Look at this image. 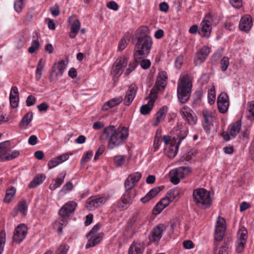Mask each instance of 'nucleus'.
Instances as JSON below:
<instances>
[{"label": "nucleus", "instance_id": "obj_1", "mask_svg": "<svg viewBox=\"0 0 254 254\" xmlns=\"http://www.w3.org/2000/svg\"><path fill=\"white\" fill-rule=\"evenodd\" d=\"M128 136V129L125 127L110 125L103 129L100 136V140L104 142L108 141V148L113 149L123 145Z\"/></svg>", "mask_w": 254, "mask_h": 254}, {"label": "nucleus", "instance_id": "obj_2", "mask_svg": "<svg viewBox=\"0 0 254 254\" xmlns=\"http://www.w3.org/2000/svg\"><path fill=\"white\" fill-rule=\"evenodd\" d=\"M135 38L137 42L135 44L134 57L146 58L150 53L152 47V41L151 37L142 29H138Z\"/></svg>", "mask_w": 254, "mask_h": 254}, {"label": "nucleus", "instance_id": "obj_3", "mask_svg": "<svg viewBox=\"0 0 254 254\" xmlns=\"http://www.w3.org/2000/svg\"><path fill=\"white\" fill-rule=\"evenodd\" d=\"M192 83L189 76L186 75L181 78L177 88V96L179 101L185 104L189 100L191 94Z\"/></svg>", "mask_w": 254, "mask_h": 254}, {"label": "nucleus", "instance_id": "obj_4", "mask_svg": "<svg viewBox=\"0 0 254 254\" xmlns=\"http://www.w3.org/2000/svg\"><path fill=\"white\" fill-rule=\"evenodd\" d=\"M193 199L195 204L202 205L205 208L209 207L211 204L209 192L203 188H197L193 191Z\"/></svg>", "mask_w": 254, "mask_h": 254}, {"label": "nucleus", "instance_id": "obj_5", "mask_svg": "<svg viewBox=\"0 0 254 254\" xmlns=\"http://www.w3.org/2000/svg\"><path fill=\"white\" fill-rule=\"evenodd\" d=\"M66 64V62L64 60H61L58 63H55L54 64L49 77L51 82L62 76L65 69Z\"/></svg>", "mask_w": 254, "mask_h": 254}, {"label": "nucleus", "instance_id": "obj_6", "mask_svg": "<svg viewBox=\"0 0 254 254\" xmlns=\"http://www.w3.org/2000/svg\"><path fill=\"white\" fill-rule=\"evenodd\" d=\"M241 127V123L240 121H237L234 124L230 125L229 127L228 132H223L221 133V136L225 140H229L231 138L236 136L237 133L240 131Z\"/></svg>", "mask_w": 254, "mask_h": 254}, {"label": "nucleus", "instance_id": "obj_7", "mask_svg": "<svg viewBox=\"0 0 254 254\" xmlns=\"http://www.w3.org/2000/svg\"><path fill=\"white\" fill-rule=\"evenodd\" d=\"M135 196V192L126 191L118 202V207L123 209L127 208L132 204Z\"/></svg>", "mask_w": 254, "mask_h": 254}, {"label": "nucleus", "instance_id": "obj_8", "mask_svg": "<svg viewBox=\"0 0 254 254\" xmlns=\"http://www.w3.org/2000/svg\"><path fill=\"white\" fill-rule=\"evenodd\" d=\"M128 59L127 57H121L118 58L113 65L112 73L114 76H120L123 72L124 68L127 66Z\"/></svg>", "mask_w": 254, "mask_h": 254}, {"label": "nucleus", "instance_id": "obj_9", "mask_svg": "<svg viewBox=\"0 0 254 254\" xmlns=\"http://www.w3.org/2000/svg\"><path fill=\"white\" fill-rule=\"evenodd\" d=\"M217 104L219 111L221 113H225L229 106L228 95L224 92L221 93L217 98Z\"/></svg>", "mask_w": 254, "mask_h": 254}, {"label": "nucleus", "instance_id": "obj_10", "mask_svg": "<svg viewBox=\"0 0 254 254\" xmlns=\"http://www.w3.org/2000/svg\"><path fill=\"white\" fill-rule=\"evenodd\" d=\"M210 49L207 46H203L198 51L194 58V63L195 65H200L207 59L210 53Z\"/></svg>", "mask_w": 254, "mask_h": 254}, {"label": "nucleus", "instance_id": "obj_11", "mask_svg": "<svg viewBox=\"0 0 254 254\" xmlns=\"http://www.w3.org/2000/svg\"><path fill=\"white\" fill-rule=\"evenodd\" d=\"M27 233V228L25 225L21 224L15 229L13 236V241L19 244L25 238Z\"/></svg>", "mask_w": 254, "mask_h": 254}, {"label": "nucleus", "instance_id": "obj_12", "mask_svg": "<svg viewBox=\"0 0 254 254\" xmlns=\"http://www.w3.org/2000/svg\"><path fill=\"white\" fill-rule=\"evenodd\" d=\"M182 117L187 121L190 125H194L197 121V118L193 111L188 107H184L180 110Z\"/></svg>", "mask_w": 254, "mask_h": 254}, {"label": "nucleus", "instance_id": "obj_13", "mask_svg": "<svg viewBox=\"0 0 254 254\" xmlns=\"http://www.w3.org/2000/svg\"><path fill=\"white\" fill-rule=\"evenodd\" d=\"M157 92L154 89H151L150 94V100L148 103L146 105H142L140 109V113L142 115H147L151 111L152 107L154 105V103L156 98Z\"/></svg>", "mask_w": 254, "mask_h": 254}, {"label": "nucleus", "instance_id": "obj_14", "mask_svg": "<svg viewBox=\"0 0 254 254\" xmlns=\"http://www.w3.org/2000/svg\"><path fill=\"white\" fill-rule=\"evenodd\" d=\"M138 90V87L135 84H131L126 92L124 99V104L129 106L134 100Z\"/></svg>", "mask_w": 254, "mask_h": 254}, {"label": "nucleus", "instance_id": "obj_15", "mask_svg": "<svg viewBox=\"0 0 254 254\" xmlns=\"http://www.w3.org/2000/svg\"><path fill=\"white\" fill-rule=\"evenodd\" d=\"M77 204L74 201L66 203L59 210V214L62 217H68L75 210Z\"/></svg>", "mask_w": 254, "mask_h": 254}, {"label": "nucleus", "instance_id": "obj_16", "mask_svg": "<svg viewBox=\"0 0 254 254\" xmlns=\"http://www.w3.org/2000/svg\"><path fill=\"white\" fill-rule=\"evenodd\" d=\"M171 178V182L174 185H177L180 183V179L185 177L184 169L181 167L171 170L169 173Z\"/></svg>", "mask_w": 254, "mask_h": 254}, {"label": "nucleus", "instance_id": "obj_17", "mask_svg": "<svg viewBox=\"0 0 254 254\" xmlns=\"http://www.w3.org/2000/svg\"><path fill=\"white\" fill-rule=\"evenodd\" d=\"M171 178V182L174 185H177L180 183V179L185 177L184 169L181 167L171 170L169 173Z\"/></svg>", "mask_w": 254, "mask_h": 254}, {"label": "nucleus", "instance_id": "obj_18", "mask_svg": "<svg viewBox=\"0 0 254 254\" xmlns=\"http://www.w3.org/2000/svg\"><path fill=\"white\" fill-rule=\"evenodd\" d=\"M166 229L164 225L160 224L154 228L151 232L149 238L151 241L155 242L159 241L162 236Z\"/></svg>", "mask_w": 254, "mask_h": 254}, {"label": "nucleus", "instance_id": "obj_19", "mask_svg": "<svg viewBox=\"0 0 254 254\" xmlns=\"http://www.w3.org/2000/svg\"><path fill=\"white\" fill-rule=\"evenodd\" d=\"M253 25L252 17L248 15L242 17L239 23V28L242 31L248 32Z\"/></svg>", "mask_w": 254, "mask_h": 254}, {"label": "nucleus", "instance_id": "obj_20", "mask_svg": "<svg viewBox=\"0 0 254 254\" xmlns=\"http://www.w3.org/2000/svg\"><path fill=\"white\" fill-rule=\"evenodd\" d=\"M106 200V198L103 196H94L89 199L86 206L90 209L93 207H98L104 204Z\"/></svg>", "mask_w": 254, "mask_h": 254}, {"label": "nucleus", "instance_id": "obj_21", "mask_svg": "<svg viewBox=\"0 0 254 254\" xmlns=\"http://www.w3.org/2000/svg\"><path fill=\"white\" fill-rule=\"evenodd\" d=\"M201 29L199 31V33L201 37H209L211 34L212 27L210 22L205 18L201 23Z\"/></svg>", "mask_w": 254, "mask_h": 254}, {"label": "nucleus", "instance_id": "obj_22", "mask_svg": "<svg viewBox=\"0 0 254 254\" xmlns=\"http://www.w3.org/2000/svg\"><path fill=\"white\" fill-rule=\"evenodd\" d=\"M68 158L69 155L65 153L52 159L49 161L48 164L49 168L52 169L56 167L59 164H61L67 160Z\"/></svg>", "mask_w": 254, "mask_h": 254}, {"label": "nucleus", "instance_id": "obj_23", "mask_svg": "<svg viewBox=\"0 0 254 254\" xmlns=\"http://www.w3.org/2000/svg\"><path fill=\"white\" fill-rule=\"evenodd\" d=\"M187 136V132L186 131H181V132L177 135V140H178L177 144L175 146V148L173 149V147L174 145H172L171 143L170 144V146H169V150L171 154V156H175L178 152V148L180 144L181 143V141L184 139Z\"/></svg>", "mask_w": 254, "mask_h": 254}, {"label": "nucleus", "instance_id": "obj_24", "mask_svg": "<svg viewBox=\"0 0 254 254\" xmlns=\"http://www.w3.org/2000/svg\"><path fill=\"white\" fill-rule=\"evenodd\" d=\"M167 106H163L156 113L155 120L153 123V126L156 127L161 122L164 120L167 112Z\"/></svg>", "mask_w": 254, "mask_h": 254}, {"label": "nucleus", "instance_id": "obj_25", "mask_svg": "<svg viewBox=\"0 0 254 254\" xmlns=\"http://www.w3.org/2000/svg\"><path fill=\"white\" fill-rule=\"evenodd\" d=\"M163 187L161 188L160 187H157L151 189L143 197L141 198L140 201L145 203L150 200L151 199L156 196L158 193L162 190Z\"/></svg>", "mask_w": 254, "mask_h": 254}, {"label": "nucleus", "instance_id": "obj_26", "mask_svg": "<svg viewBox=\"0 0 254 254\" xmlns=\"http://www.w3.org/2000/svg\"><path fill=\"white\" fill-rule=\"evenodd\" d=\"M123 101V98L122 96H119L113 98L108 102H107L102 107V110L107 111L109 108L114 107L120 104Z\"/></svg>", "mask_w": 254, "mask_h": 254}, {"label": "nucleus", "instance_id": "obj_27", "mask_svg": "<svg viewBox=\"0 0 254 254\" xmlns=\"http://www.w3.org/2000/svg\"><path fill=\"white\" fill-rule=\"evenodd\" d=\"M202 115L205 123L204 128L205 129H207L212 125L214 119L212 113L208 110H204L202 111Z\"/></svg>", "mask_w": 254, "mask_h": 254}, {"label": "nucleus", "instance_id": "obj_28", "mask_svg": "<svg viewBox=\"0 0 254 254\" xmlns=\"http://www.w3.org/2000/svg\"><path fill=\"white\" fill-rule=\"evenodd\" d=\"M65 175L66 173L65 172L60 174L57 179H53V182L50 185V189L51 190H55L59 187L63 183Z\"/></svg>", "mask_w": 254, "mask_h": 254}, {"label": "nucleus", "instance_id": "obj_29", "mask_svg": "<svg viewBox=\"0 0 254 254\" xmlns=\"http://www.w3.org/2000/svg\"><path fill=\"white\" fill-rule=\"evenodd\" d=\"M87 243L86 245V249H89L91 247L95 246L99 244L102 240V236L100 234L96 235L90 236Z\"/></svg>", "mask_w": 254, "mask_h": 254}, {"label": "nucleus", "instance_id": "obj_30", "mask_svg": "<svg viewBox=\"0 0 254 254\" xmlns=\"http://www.w3.org/2000/svg\"><path fill=\"white\" fill-rule=\"evenodd\" d=\"M80 27V23L78 19H75L71 25L70 32L69 34V37L71 38H74L77 35L79 28Z\"/></svg>", "mask_w": 254, "mask_h": 254}, {"label": "nucleus", "instance_id": "obj_31", "mask_svg": "<svg viewBox=\"0 0 254 254\" xmlns=\"http://www.w3.org/2000/svg\"><path fill=\"white\" fill-rule=\"evenodd\" d=\"M143 246L139 243H133L130 246L128 250V254H142Z\"/></svg>", "mask_w": 254, "mask_h": 254}, {"label": "nucleus", "instance_id": "obj_32", "mask_svg": "<svg viewBox=\"0 0 254 254\" xmlns=\"http://www.w3.org/2000/svg\"><path fill=\"white\" fill-rule=\"evenodd\" d=\"M10 142L5 141L0 143V161H2V157L7 154L8 152H10V148L9 147Z\"/></svg>", "mask_w": 254, "mask_h": 254}, {"label": "nucleus", "instance_id": "obj_33", "mask_svg": "<svg viewBox=\"0 0 254 254\" xmlns=\"http://www.w3.org/2000/svg\"><path fill=\"white\" fill-rule=\"evenodd\" d=\"M28 40V37L26 33H22L20 34L18 39L15 42V47L18 49H21Z\"/></svg>", "mask_w": 254, "mask_h": 254}, {"label": "nucleus", "instance_id": "obj_34", "mask_svg": "<svg viewBox=\"0 0 254 254\" xmlns=\"http://www.w3.org/2000/svg\"><path fill=\"white\" fill-rule=\"evenodd\" d=\"M45 178L43 175H40L35 177L29 185V188H34L42 184Z\"/></svg>", "mask_w": 254, "mask_h": 254}, {"label": "nucleus", "instance_id": "obj_35", "mask_svg": "<svg viewBox=\"0 0 254 254\" xmlns=\"http://www.w3.org/2000/svg\"><path fill=\"white\" fill-rule=\"evenodd\" d=\"M225 230V227H218L215 228L214 238L216 241H221L223 239Z\"/></svg>", "mask_w": 254, "mask_h": 254}, {"label": "nucleus", "instance_id": "obj_36", "mask_svg": "<svg viewBox=\"0 0 254 254\" xmlns=\"http://www.w3.org/2000/svg\"><path fill=\"white\" fill-rule=\"evenodd\" d=\"M237 241L246 243L248 238V231L245 227H242L238 232Z\"/></svg>", "mask_w": 254, "mask_h": 254}, {"label": "nucleus", "instance_id": "obj_37", "mask_svg": "<svg viewBox=\"0 0 254 254\" xmlns=\"http://www.w3.org/2000/svg\"><path fill=\"white\" fill-rule=\"evenodd\" d=\"M167 79L166 76V73L165 72H162L159 73V75L158 76L156 80V84L159 85L163 88L165 87L166 80Z\"/></svg>", "mask_w": 254, "mask_h": 254}, {"label": "nucleus", "instance_id": "obj_38", "mask_svg": "<svg viewBox=\"0 0 254 254\" xmlns=\"http://www.w3.org/2000/svg\"><path fill=\"white\" fill-rule=\"evenodd\" d=\"M20 154L19 151L18 150H14L11 152V153H9V152H8L7 154L3 156L2 158V161H9L12 159H14L17 158Z\"/></svg>", "mask_w": 254, "mask_h": 254}, {"label": "nucleus", "instance_id": "obj_39", "mask_svg": "<svg viewBox=\"0 0 254 254\" xmlns=\"http://www.w3.org/2000/svg\"><path fill=\"white\" fill-rule=\"evenodd\" d=\"M15 192L16 190L13 187H11L10 189H8L6 192L4 201L7 203L9 202L15 195Z\"/></svg>", "mask_w": 254, "mask_h": 254}, {"label": "nucleus", "instance_id": "obj_40", "mask_svg": "<svg viewBox=\"0 0 254 254\" xmlns=\"http://www.w3.org/2000/svg\"><path fill=\"white\" fill-rule=\"evenodd\" d=\"M33 118V113L29 112L22 118L20 123V126H27L32 121Z\"/></svg>", "mask_w": 254, "mask_h": 254}, {"label": "nucleus", "instance_id": "obj_41", "mask_svg": "<svg viewBox=\"0 0 254 254\" xmlns=\"http://www.w3.org/2000/svg\"><path fill=\"white\" fill-rule=\"evenodd\" d=\"M124 186L126 191L135 192L134 190H132L133 188L135 186V184L129 179L128 177L126 180Z\"/></svg>", "mask_w": 254, "mask_h": 254}, {"label": "nucleus", "instance_id": "obj_42", "mask_svg": "<svg viewBox=\"0 0 254 254\" xmlns=\"http://www.w3.org/2000/svg\"><path fill=\"white\" fill-rule=\"evenodd\" d=\"M138 60V63L140 64L143 69H146L150 66L151 62L149 60L146 59L145 58H140Z\"/></svg>", "mask_w": 254, "mask_h": 254}, {"label": "nucleus", "instance_id": "obj_43", "mask_svg": "<svg viewBox=\"0 0 254 254\" xmlns=\"http://www.w3.org/2000/svg\"><path fill=\"white\" fill-rule=\"evenodd\" d=\"M40 48V43L38 39L33 40L31 46L28 49L30 53H34L38 51Z\"/></svg>", "mask_w": 254, "mask_h": 254}, {"label": "nucleus", "instance_id": "obj_44", "mask_svg": "<svg viewBox=\"0 0 254 254\" xmlns=\"http://www.w3.org/2000/svg\"><path fill=\"white\" fill-rule=\"evenodd\" d=\"M229 65V58L227 57H224L220 61V68L223 72H225Z\"/></svg>", "mask_w": 254, "mask_h": 254}, {"label": "nucleus", "instance_id": "obj_45", "mask_svg": "<svg viewBox=\"0 0 254 254\" xmlns=\"http://www.w3.org/2000/svg\"><path fill=\"white\" fill-rule=\"evenodd\" d=\"M140 58L141 57L136 58L134 57V60L132 63H130L129 64V66H128V68L127 69L126 72V74L128 75L133 70H134L135 69V68H136V67L137 66V64H138V59H140Z\"/></svg>", "mask_w": 254, "mask_h": 254}, {"label": "nucleus", "instance_id": "obj_46", "mask_svg": "<svg viewBox=\"0 0 254 254\" xmlns=\"http://www.w3.org/2000/svg\"><path fill=\"white\" fill-rule=\"evenodd\" d=\"M249 114L247 118L250 120H254V101H252L249 103L248 107Z\"/></svg>", "mask_w": 254, "mask_h": 254}, {"label": "nucleus", "instance_id": "obj_47", "mask_svg": "<svg viewBox=\"0 0 254 254\" xmlns=\"http://www.w3.org/2000/svg\"><path fill=\"white\" fill-rule=\"evenodd\" d=\"M114 162L115 164L120 167L124 164L126 161V156L124 155H118L114 157Z\"/></svg>", "mask_w": 254, "mask_h": 254}, {"label": "nucleus", "instance_id": "obj_48", "mask_svg": "<svg viewBox=\"0 0 254 254\" xmlns=\"http://www.w3.org/2000/svg\"><path fill=\"white\" fill-rule=\"evenodd\" d=\"M230 243V241L229 240L225 241L223 245L220 248L218 254H228Z\"/></svg>", "mask_w": 254, "mask_h": 254}, {"label": "nucleus", "instance_id": "obj_49", "mask_svg": "<svg viewBox=\"0 0 254 254\" xmlns=\"http://www.w3.org/2000/svg\"><path fill=\"white\" fill-rule=\"evenodd\" d=\"M180 191L178 189H174L170 190L167 193V196L172 201L178 195H179Z\"/></svg>", "mask_w": 254, "mask_h": 254}, {"label": "nucleus", "instance_id": "obj_50", "mask_svg": "<svg viewBox=\"0 0 254 254\" xmlns=\"http://www.w3.org/2000/svg\"><path fill=\"white\" fill-rule=\"evenodd\" d=\"M19 100V96H15L11 95H9L10 104L12 108H15L18 106Z\"/></svg>", "mask_w": 254, "mask_h": 254}, {"label": "nucleus", "instance_id": "obj_51", "mask_svg": "<svg viewBox=\"0 0 254 254\" xmlns=\"http://www.w3.org/2000/svg\"><path fill=\"white\" fill-rule=\"evenodd\" d=\"M18 211L23 214H25L27 210V204L25 201H20L18 204Z\"/></svg>", "mask_w": 254, "mask_h": 254}, {"label": "nucleus", "instance_id": "obj_52", "mask_svg": "<svg viewBox=\"0 0 254 254\" xmlns=\"http://www.w3.org/2000/svg\"><path fill=\"white\" fill-rule=\"evenodd\" d=\"M5 243V233L4 231H1L0 233V254L3 252Z\"/></svg>", "mask_w": 254, "mask_h": 254}, {"label": "nucleus", "instance_id": "obj_53", "mask_svg": "<svg viewBox=\"0 0 254 254\" xmlns=\"http://www.w3.org/2000/svg\"><path fill=\"white\" fill-rule=\"evenodd\" d=\"M140 219L138 213H136L129 219L128 224L129 227H132L135 222H138Z\"/></svg>", "mask_w": 254, "mask_h": 254}, {"label": "nucleus", "instance_id": "obj_54", "mask_svg": "<svg viewBox=\"0 0 254 254\" xmlns=\"http://www.w3.org/2000/svg\"><path fill=\"white\" fill-rule=\"evenodd\" d=\"M134 184L138 182L141 177V174L140 172H135L129 175L128 176Z\"/></svg>", "mask_w": 254, "mask_h": 254}, {"label": "nucleus", "instance_id": "obj_55", "mask_svg": "<svg viewBox=\"0 0 254 254\" xmlns=\"http://www.w3.org/2000/svg\"><path fill=\"white\" fill-rule=\"evenodd\" d=\"M93 155V152L91 150H88L85 155L83 156L81 160V164H83L86 162H89Z\"/></svg>", "mask_w": 254, "mask_h": 254}, {"label": "nucleus", "instance_id": "obj_56", "mask_svg": "<svg viewBox=\"0 0 254 254\" xmlns=\"http://www.w3.org/2000/svg\"><path fill=\"white\" fill-rule=\"evenodd\" d=\"M23 0H16L14 3V7L15 11L17 12H20L23 7Z\"/></svg>", "mask_w": 254, "mask_h": 254}, {"label": "nucleus", "instance_id": "obj_57", "mask_svg": "<svg viewBox=\"0 0 254 254\" xmlns=\"http://www.w3.org/2000/svg\"><path fill=\"white\" fill-rule=\"evenodd\" d=\"M159 201L153 208V211L154 214H158L165 208L164 205Z\"/></svg>", "mask_w": 254, "mask_h": 254}, {"label": "nucleus", "instance_id": "obj_58", "mask_svg": "<svg viewBox=\"0 0 254 254\" xmlns=\"http://www.w3.org/2000/svg\"><path fill=\"white\" fill-rule=\"evenodd\" d=\"M216 96H215V92L213 90H210L208 92V103L212 105L213 104L215 100Z\"/></svg>", "mask_w": 254, "mask_h": 254}, {"label": "nucleus", "instance_id": "obj_59", "mask_svg": "<svg viewBox=\"0 0 254 254\" xmlns=\"http://www.w3.org/2000/svg\"><path fill=\"white\" fill-rule=\"evenodd\" d=\"M73 188L72 184L70 182L66 183L62 188L61 192L66 193L68 191L71 190Z\"/></svg>", "mask_w": 254, "mask_h": 254}, {"label": "nucleus", "instance_id": "obj_60", "mask_svg": "<svg viewBox=\"0 0 254 254\" xmlns=\"http://www.w3.org/2000/svg\"><path fill=\"white\" fill-rule=\"evenodd\" d=\"M69 249V246L67 245H61L59 248L56 251V253L59 254H66Z\"/></svg>", "mask_w": 254, "mask_h": 254}, {"label": "nucleus", "instance_id": "obj_61", "mask_svg": "<svg viewBox=\"0 0 254 254\" xmlns=\"http://www.w3.org/2000/svg\"><path fill=\"white\" fill-rule=\"evenodd\" d=\"M236 245V250L237 253H241L243 251L245 248V242L237 241Z\"/></svg>", "mask_w": 254, "mask_h": 254}, {"label": "nucleus", "instance_id": "obj_62", "mask_svg": "<svg viewBox=\"0 0 254 254\" xmlns=\"http://www.w3.org/2000/svg\"><path fill=\"white\" fill-rule=\"evenodd\" d=\"M36 98L33 95L28 96L26 101V105L28 107H30L34 105L36 102Z\"/></svg>", "mask_w": 254, "mask_h": 254}, {"label": "nucleus", "instance_id": "obj_63", "mask_svg": "<svg viewBox=\"0 0 254 254\" xmlns=\"http://www.w3.org/2000/svg\"><path fill=\"white\" fill-rule=\"evenodd\" d=\"M100 227V224H97L91 229V230L86 235V237L88 238L90 236H93L92 235L94 234L96 232H97Z\"/></svg>", "mask_w": 254, "mask_h": 254}, {"label": "nucleus", "instance_id": "obj_64", "mask_svg": "<svg viewBox=\"0 0 254 254\" xmlns=\"http://www.w3.org/2000/svg\"><path fill=\"white\" fill-rule=\"evenodd\" d=\"M107 6L109 8L114 10H117L119 7V6L118 4L117 3V2H116L114 1H110V2L107 3Z\"/></svg>", "mask_w": 254, "mask_h": 254}]
</instances>
